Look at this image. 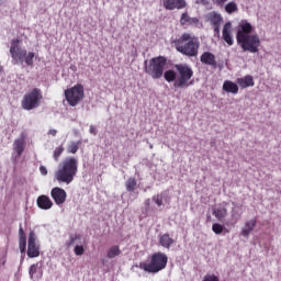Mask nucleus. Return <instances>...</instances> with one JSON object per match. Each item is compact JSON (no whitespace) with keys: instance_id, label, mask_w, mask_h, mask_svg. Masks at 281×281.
<instances>
[{"instance_id":"2f4dec72","label":"nucleus","mask_w":281,"mask_h":281,"mask_svg":"<svg viewBox=\"0 0 281 281\" xmlns=\"http://www.w3.org/2000/svg\"><path fill=\"white\" fill-rule=\"evenodd\" d=\"M80 238H82L80 234L70 235L69 239L66 241V246L71 247V245H74L76 240H80Z\"/></svg>"},{"instance_id":"412c9836","label":"nucleus","mask_w":281,"mask_h":281,"mask_svg":"<svg viewBox=\"0 0 281 281\" xmlns=\"http://www.w3.org/2000/svg\"><path fill=\"white\" fill-rule=\"evenodd\" d=\"M223 91L236 95V93H238V85L234 83L233 81L226 80L223 83Z\"/></svg>"},{"instance_id":"c756f323","label":"nucleus","mask_w":281,"mask_h":281,"mask_svg":"<svg viewBox=\"0 0 281 281\" xmlns=\"http://www.w3.org/2000/svg\"><path fill=\"white\" fill-rule=\"evenodd\" d=\"M19 247L21 254H25V250L27 249V237L19 238Z\"/></svg>"},{"instance_id":"1a4fd4ad","label":"nucleus","mask_w":281,"mask_h":281,"mask_svg":"<svg viewBox=\"0 0 281 281\" xmlns=\"http://www.w3.org/2000/svg\"><path fill=\"white\" fill-rule=\"evenodd\" d=\"M65 98L69 106H78L85 100V86L77 83L72 88L66 89Z\"/></svg>"},{"instance_id":"f257e3e1","label":"nucleus","mask_w":281,"mask_h":281,"mask_svg":"<svg viewBox=\"0 0 281 281\" xmlns=\"http://www.w3.org/2000/svg\"><path fill=\"white\" fill-rule=\"evenodd\" d=\"M236 41L243 52L258 54L260 49V37L254 34V25L247 20H241L237 25Z\"/></svg>"},{"instance_id":"dca6fc26","label":"nucleus","mask_w":281,"mask_h":281,"mask_svg":"<svg viewBox=\"0 0 281 281\" xmlns=\"http://www.w3.org/2000/svg\"><path fill=\"white\" fill-rule=\"evenodd\" d=\"M200 61L202 65H210L211 67L216 66V56L210 52H204L200 56Z\"/></svg>"},{"instance_id":"9b49d317","label":"nucleus","mask_w":281,"mask_h":281,"mask_svg":"<svg viewBox=\"0 0 281 281\" xmlns=\"http://www.w3.org/2000/svg\"><path fill=\"white\" fill-rule=\"evenodd\" d=\"M50 196L56 205H63L67 201V191L60 187H55L50 191Z\"/></svg>"},{"instance_id":"aec40b11","label":"nucleus","mask_w":281,"mask_h":281,"mask_svg":"<svg viewBox=\"0 0 281 281\" xmlns=\"http://www.w3.org/2000/svg\"><path fill=\"white\" fill-rule=\"evenodd\" d=\"M159 245L165 247V249H170L172 245H175V239L170 237V234L166 233L164 235H159L158 237Z\"/></svg>"},{"instance_id":"0eeeda50","label":"nucleus","mask_w":281,"mask_h":281,"mask_svg":"<svg viewBox=\"0 0 281 281\" xmlns=\"http://www.w3.org/2000/svg\"><path fill=\"white\" fill-rule=\"evenodd\" d=\"M168 59L164 56L154 57L145 61V72L150 76L154 80H159L164 76V69H166V64Z\"/></svg>"},{"instance_id":"5701e85b","label":"nucleus","mask_w":281,"mask_h":281,"mask_svg":"<svg viewBox=\"0 0 281 281\" xmlns=\"http://www.w3.org/2000/svg\"><path fill=\"white\" fill-rule=\"evenodd\" d=\"M82 144V140H72L70 144L67 146V153L69 155H76L78 150H80V145Z\"/></svg>"},{"instance_id":"49530a36","label":"nucleus","mask_w":281,"mask_h":281,"mask_svg":"<svg viewBox=\"0 0 281 281\" xmlns=\"http://www.w3.org/2000/svg\"><path fill=\"white\" fill-rule=\"evenodd\" d=\"M202 1V3H205V0H201Z\"/></svg>"},{"instance_id":"4c0bfd02","label":"nucleus","mask_w":281,"mask_h":281,"mask_svg":"<svg viewBox=\"0 0 281 281\" xmlns=\"http://www.w3.org/2000/svg\"><path fill=\"white\" fill-rule=\"evenodd\" d=\"M19 238H27L25 236V231H23V226H20L19 228Z\"/></svg>"},{"instance_id":"4be33fe9","label":"nucleus","mask_w":281,"mask_h":281,"mask_svg":"<svg viewBox=\"0 0 281 281\" xmlns=\"http://www.w3.org/2000/svg\"><path fill=\"white\" fill-rule=\"evenodd\" d=\"M13 149L16 151L18 157H21V155H23V150H25V142L23 140V138L14 140Z\"/></svg>"},{"instance_id":"7c9ffc66","label":"nucleus","mask_w":281,"mask_h":281,"mask_svg":"<svg viewBox=\"0 0 281 281\" xmlns=\"http://www.w3.org/2000/svg\"><path fill=\"white\" fill-rule=\"evenodd\" d=\"M63 153H65V147H63V145L55 148L53 153V158L55 159V161H58V159H60V155H63Z\"/></svg>"},{"instance_id":"37998d69","label":"nucleus","mask_w":281,"mask_h":281,"mask_svg":"<svg viewBox=\"0 0 281 281\" xmlns=\"http://www.w3.org/2000/svg\"><path fill=\"white\" fill-rule=\"evenodd\" d=\"M8 262V259L5 257L2 258L1 265L2 267H5V263Z\"/></svg>"},{"instance_id":"20e7f679","label":"nucleus","mask_w":281,"mask_h":281,"mask_svg":"<svg viewBox=\"0 0 281 281\" xmlns=\"http://www.w3.org/2000/svg\"><path fill=\"white\" fill-rule=\"evenodd\" d=\"M168 267V255L164 252H154L149 261H143L139 263V269L146 273H159Z\"/></svg>"},{"instance_id":"58836bf2","label":"nucleus","mask_w":281,"mask_h":281,"mask_svg":"<svg viewBox=\"0 0 281 281\" xmlns=\"http://www.w3.org/2000/svg\"><path fill=\"white\" fill-rule=\"evenodd\" d=\"M40 172H41V175H43L45 177L47 175V168L45 166H41Z\"/></svg>"},{"instance_id":"2eb2a0df","label":"nucleus","mask_w":281,"mask_h":281,"mask_svg":"<svg viewBox=\"0 0 281 281\" xmlns=\"http://www.w3.org/2000/svg\"><path fill=\"white\" fill-rule=\"evenodd\" d=\"M37 206L40 210H52V207H54V202L47 195H40L37 198Z\"/></svg>"},{"instance_id":"f3484780","label":"nucleus","mask_w":281,"mask_h":281,"mask_svg":"<svg viewBox=\"0 0 281 281\" xmlns=\"http://www.w3.org/2000/svg\"><path fill=\"white\" fill-rule=\"evenodd\" d=\"M237 85L240 89H247L249 87H254L256 82L254 81V77L251 75H246L245 77L237 78Z\"/></svg>"},{"instance_id":"ddd939ff","label":"nucleus","mask_w":281,"mask_h":281,"mask_svg":"<svg viewBox=\"0 0 281 281\" xmlns=\"http://www.w3.org/2000/svg\"><path fill=\"white\" fill-rule=\"evenodd\" d=\"M222 38L232 47L234 45V36H232V22H226L222 30Z\"/></svg>"},{"instance_id":"c85d7f7f","label":"nucleus","mask_w":281,"mask_h":281,"mask_svg":"<svg viewBox=\"0 0 281 281\" xmlns=\"http://www.w3.org/2000/svg\"><path fill=\"white\" fill-rule=\"evenodd\" d=\"M162 76L167 82H177V72L175 70H167Z\"/></svg>"},{"instance_id":"cd10ccee","label":"nucleus","mask_w":281,"mask_h":281,"mask_svg":"<svg viewBox=\"0 0 281 281\" xmlns=\"http://www.w3.org/2000/svg\"><path fill=\"white\" fill-rule=\"evenodd\" d=\"M210 23L214 25H221L223 23V15L213 12L210 16Z\"/></svg>"},{"instance_id":"9d476101","label":"nucleus","mask_w":281,"mask_h":281,"mask_svg":"<svg viewBox=\"0 0 281 281\" xmlns=\"http://www.w3.org/2000/svg\"><path fill=\"white\" fill-rule=\"evenodd\" d=\"M27 256L30 258H38L41 256V246L36 244V233L34 231L29 234Z\"/></svg>"},{"instance_id":"c03bdc74","label":"nucleus","mask_w":281,"mask_h":281,"mask_svg":"<svg viewBox=\"0 0 281 281\" xmlns=\"http://www.w3.org/2000/svg\"><path fill=\"white\" fill-rule=\"evenodd\" d=\"M212 221V215L206 216V223H210Z\"/></svg>"},{"instance_id":"423d86ee","label":"nucleus","mask_w":281,"mask_h":281,"mask_svg":"<svg viewBox=\"0 0 281 281\" xmlns=\"http://www.w3.org/2000/svg\"><path fill=\"white\" fill-rule=\"evenodd\" d=\"M178 72V79L173 82L175 89H188V87L194 85L192 78L194 77V70L188 64H178L175 66Z\"/></svg>"},{"instance_id":"f704fd0d","label":"nucleus","mask_w":281,"mask_h":281,"mask_svg":"<svg viewBox=\"0 0 281 281\" xmlns=\"http://www.w3.org/2000/svg\"><path fill=\"white\" fill-rule=\"evenodd\" d=\"M75 256H82L85 254V246H75Z\"/></svg>"},{"instance_id":"a19ab883","label":"nucleus","mask_w":281,"mask_h":281,"mask_svg":"<svg viewBox=\"0 0 281 281\" xmlns=\"http://www.w3.org/2000/svg\"><path fill=\"white\" fill-rule=\"evenodd\" d=\"M89 132L91 133V135H98V131L95 130V127L93 125L90 126Z\"/></svg>"},{"instance_id":"ea45409f","label":"nucleus","mask_w":281,"mask_h":281,"mask_svg":"<svg viewBox=\"0 0 281 281\" xmlns=\"http://www.w3.org/2000/svg\"><path fill=\"white\" fill-rule=\"evenodd\" d=\"M214 33L218 36L221 34V25H213Z\"/></svg>"},{"instance_id":"79ce46f5","label":"nucleus","mask_w":281,"mask_h":281,"mask_svg":"<svg viewBox=\"0 0 281 281\" xmlns=\"http://www.w3.org/2000/svg\"><path fill=\"white\" fill-rule=\"evenodd\" d=\"M48 135H52V137H56V135H58V131H56V130H49V131H48Z\"/></svg>"},{"instance_id":"7ed1b4c3","label":"nucleus","mask_w":281,"mask_h":281,"mask_svg":"<svg viewBox=\"0 0 281 281\" xmlns=\"http://www.w3.org/2000/svg\"><path fill=\"white\" fill-rule=\"evenodd\" d=\"M78 175V159L76 157H67L59 165L55 171V179L58 183H72Z\"/></svg>"},{"instance_id":"6ab92c4d","label":"nucleus","mask_w":281,"mask_h":281,"mask_svg":"<svg viewBox=\"0 0 281 281\" xmlns=\"http://www.w3.org/2000/svg\"><path fill=\"white\" fill-rule=\"evenodd\" d=\"M257 223H258V221H256V218L250 220L245 223V226L243 227L241 233H240L244 236V238H249V234H251V232H254V229H256Z\"/></svg>"},{"instance_id":"a878e982","label":"nucleus","mask_w":281,"mask_h":281,"mask_svg":"<svg viewBox=\"0 0 281 281\" xmlns=\"http://www.w3.org/2000/svg\"><path fill=\"white\" fill-rule=\"evenodd\" d=\"M212 232H214V234H216L217 236L223 234V232L224 234H229V229L220 223H214L212 225Z\"/></svg>"},{"instance_id":"a18cd8bd","label":"nucleus","mask_w":281,"mask_h":281,"mask_svg":"<svg viewBox=\"0 0 281 281\" xmlns=\"http://www.w3.org/2000/svg\"><path fill=\"white\" fill-rule=\"evenodd\" d=\"M1 71H3V67L0 65V74H1Z\"/></svg>"},{"instance_id":"473e14b6","label":"nucleus","mask_w":281,"mask_h":281,"mask_svg":"<svg viewBox=\"0 0 281 281\" xmlns=\"http://www.w3.org/2000/svg\"><path fill=\"white\" fill-rule=\"evenodd\" d=\"M37 271H38V263H33L29 269V276L31 280H34V276H36Z\"/></svg>"},{"instance_id":"4468645a","label":"nucleus","mask_w":281,"mask_h":281,"mask_svg":"<svg viewBox=\"0 0 281 281\" xmlns=\"http://www.w3.org/2000/svg\"><path fill=\"white\" fill-rule=\"evenodd\" d=\"M228 212H227V206L225 204H218L216 207L213 209V216L217 221H225L227 218Z\"/></svg>"},{"instance_id":"393cba45","label":"nucleus","mask_w":281,"mask_h":281,"mask_svg":"<svg viewBox=\"0 0 281 281\" xmlns=\"http://www.w3.org/2000/svg\"><path fill=\"white\" fill-rule=\"evenodd\" d=\"M122 254V250L120 249V246H112L106 251V258L110 260L113 258H117Z\"/></svg>"},{"instance_id":"c9c22d12","label":"nucleus","mask_w":281,"mask_h":281,"mask_svg":"<svg viewBox=\"0 0 281 281\" xmlns=\"http://www.w3.org/2000/svg\"><path fill=\"white\" fill-rule=\"evenodd\" d=\"M202 281H221L215 274H206Z\"/></svg>"},{"instance_id":"72a5a7b5","label":"nucleus","mask_w":281,"mask_h":281,"mask_svg":"<svg viewBox=\"0 0 281 281\" xmlns=\"http://www.w3.org/2000/svg\"><path fill=\"white\" fill-rule=\"evenodd\" d=\"M153 201L154 203H156V205H158V207H161V205H164V198L159 194L154 195Z\"/></svg>"},{"instance_id":"bb28decb","label":"nucleus","mask_w":281,"mask_h":281,"mask_svg":"<svg viewBox=\"0 0 281 281\" xmlns=\"http://www.w3.org/2000/svg\"><path fill=\"white\" fill-rule=\"evenodd\" d=\"M224 10L227 14H234L235 12H238V4L234 1H231L226 3Z\"/></svg>"},{"instance_id":"e433bc0d","label":"nucleus","mask_w":281,"mask_h":281,"mask_svg":"<svg viewBox=\"0 0 281 281\" xmlns=\"http://www.w3.org/2000/svg\"><path fill=\"white\" fill-rule=\"evenodd\" d=\"M229 0H212L214 5H225Z\"/></svg>"},{"instance_id":"a211bd4d","label":"nucleus","mask_w":281,"mask_h":281,"mask_svg":"<svg viewBox=\"0 0 281 281\" xmlns=\"http://www.w3.org/2000/svg\"><path fill=\"white\" fill-rule=\"evenodd\" d=\"M180 25H186L187 27H190V25H199V18H192L188 12H184L180 18Z\"/></svg>"},{"instance_id":"39448f33","label":"nucleus","mask_w":281,"mask_h":281,"mask_svg":"<svg viewBox=\"0 0 281 281\" xmlns=\"http://www.w3.org/2000/svg\"><path fill=\"white\" fill-rule=\"evenodd\" d=\"M10 54L13 58L14 65H19V63L23 65V61L29 67H32L34 65V53L27 54V50L21 47V40L19 38L12 40L10 46Z\"/></svg>"},{"instance_id":"b1692460","label":"nucleus","mask_w":281,"mask_h":281,"mask_svg":"<svg viewBox=\"0 0 281 281\" xmlns=\"http://www.w3.org/2000/svg\"><path fill=\"white\" fill-rule=\"evenodd\" d=\"M125 188L127 192H135V190H137V179L130 177L126 181H125Z\"/></svg>"},{"instance_id":"6e6552de","label":"nucleus","mask_w":281,"mask_h":281,"mask_svg":"<svg viewBox=\"0 0 281 281\" xmlns=\"http://www.w3.org/2000/svg\"><path fill=\"white\" fill-rule=\"evenodd\" d=\"M43 101V91L38 88H33L26 94H24L21 106L24 111H34V109H38L41 106V102Z\"/></svg>"},{"instance_id":"f03ea898","label":"nucleus","mask_w":281,"mask_h":281,"mask_svg":"<svg viewBox=\"0 0 281 281\" xmlns=\"http://www.w3.org/2000/svg\"><path fill=\"white\" fill-rule=\"evenodd\" d=\"M173 47L182 56L188 58H196L199 56V49H201V41L192 33L184 32L180 37L173 41Z\"/></svg>"},{"instance_id":"f8f14e48","label":"nucleus","mask_w":281,"mask_h":281,"mask_svg":"<svg viewBox=\"0 0 281 281\" xmlns=\"http://www.w3.org/2000/svg\"><path fill=\"white\" fill-rule=\"evenodd\" d=\"M186 5V0H164L165 10H183Z\"/></svg>"}]
</instances>
